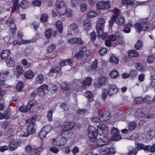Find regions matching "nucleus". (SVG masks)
I'll return each instance as SVG.
<instances>
[{"mask_svg":"<svg viewBox=\"0 0 155 155\" xmlns=\"http://www.w3.org/2000/svg\"><path fill=\"white\" fill-rule=\"evenodd\" d=\"M88 135L90 141L92 142H94L97 139L98 131L94 126H89L88 129Z\"/></svg>","mask_w":155,"mask_h":155,"instance_id":"nucleus-1","label":"nucleus"},{"mask_svg":"<svg viewBox=\"0 0 155 155\" xmlns=\"http://www.w3.org/2000/svg\"><path fill=\"white\" fill-rule=\"evenodd\" d=\"M14 136L11 135L8 137V139L11 141L8 146L10 150L13 151L16 150L21 143V140L19 139H13Z\"/></svg>","mask_w":155,"mask_h":155,"instance_id":"nucleus-2","label":"nucleus"},{"mask_svg":"<svg viewBox=\"0 0 155 155\" xmlns=\"http://www.w3.org/2000/svg\"><path fill=\"white\" fill-rule=\"evenodd\" d=\"M87 48L85 46H81L79 48V51L75 54V57L78 58H81L83 60H86L88 56Z\"/></svg>","mask_w":155,"mask_h":155,"instance_id":"nucleus-3","label":"nucleus"},{"mask_svg":"<svg viewBox=\"0 0 155 155\" xmlns=\"http://www.w3.org/2000/svg\"><path fill=\"white\" fill-rule=\"evenodd\" d=\"M73 122H65L64 123L60 126L61 132V135L63 134L64 132L70 131L72 130L74 126Z\"/></svg>","mask_w":155,"mask_h":155,"instance_id":"nucleus-4","label":"nucleus"},{"mask_svg":"<svg viewBox=\"0 0 155 155\" xmlns=\"http://www.w3.org/2000/svg\"><path fill=\"white\" fill-rule=\"evenodd\" d=\"M56 8L57 12L61 15H63L67 12L66 6L64 2L63 1L59 2L57 0Z\"/></svg>","mask_w":155,"mask_h":155,"instance_id":"nucleus-5","label":"nucleus"},{"mask_svg":"<svg viewBox=\"0 0 155 155\" xmlns=\"http://www.w3.org/2000/svg\"><path fill=\"white\" fill-rule=\"evenodd\" d=\"M99 153L101 155H113L115 153V151L112 148L103 147L99 149Z\"/></svg>","mask_w":155,"mask_h":155,"instance_id":"nucleus-6","label":"nucleus"},{"mask_svg":"<svg viewBox=\"0 0 155 155\" xmlns=\"http://www.w3.org/2000/svg\"><path fill=\"white\" fill-rule=\"evenodd\" d=\"M114 21L117 24L121 25L123 24L125 21V18L121 15H117V16H113L112 18L109 21L110 23L113 24Z\"/></svg>","mask_w":155,"mask_h":155,"instance_id":"nucleus-7","label":"nucleus"},{"mask_svg":"<svg viewBox=\"0 0 155 155\" xmlns=\"http://www.w3.org/2000/svg\"><path fill=\"white\" fill-rule=\"evenodd\" d=\"M97 8L98 9H105L110 8V3L108 1H101L98 2L96 5Z\"/></svg>","mask_w":155,"mask_h":155,"instance_id":"nucleus-8","label":"nucleus"},{"mask_svg":"<svg viewBox=\"0 0 155 155\" xmlns=\"http://www.w3.org/2000/svg\"><path fill=\"white\" fill-rule=\"evenodd\" d=\"M108 94L110 96L117 94L118 91V88L116 85L113 84H110L108 87Z\"/></svg>","mask_w":155,"mask_h":155,"instance_id":"nucleus-9","label":"nucleus"},{"mask_svg":"<svg viewBox=\"0 0 155 155\" xmlns=\"http://www.w3.org/2000/svg\"><path fill=\"white\" fill-rule=\"evenodd\" d=\"M66 139L62 136L59 137L54 139L53 141V144L55 146H63L66 143Z\"/></svg>","mask_w":155,"mask_h":155,"instance_id":"nucleus-10","label":"nucleus"},{"mask_svg":"<svg viewBox=\"0 0 155 155\" xmlns=\"http://www.w3.org/2000/svg\"><path fill=\"white\" fill-rule=\"evenodd\" d=\"M111 132L113 136L112 139L114 140L118 141L121 138V136L119 135V131L116 128H113Z\"/></svg>","mask_w":155,"mask_h":155,"instance_id":"nucleus-11","label":"nucleus"},{"mask_svg":"<svg viewBox=\"0 0 155 155\" xmlns=\"http://www.w3.org/2000/svg\"><path fill=\"white\" fill-rule=\"evenodd\" d=\"M124 42V38L123 36L121 35H118L116 38V41L113 42L112 45L115 47L118 45H123Z\"/></svg>","mask_w":155,"mask_h":155,"instance_id":"nucleus-12","label":"nucleus"},{"mask_svg":"<svg viewBox=\"0 0 155 155\" xmlns=\"http://www.w3.org/2000/svg\"><path fill=\"white\" fill-rule=\"evenodd\" d=\"M110 117V114L108 111H104L100 116L101 121L109 120Z\"/></svg>","mask_w":155,"mask_h":155,"instance_id":"nucleus-13","label":"nucleus"},{"mask_svg":"<svg viewBox=\"0 0 155 155\" xmlns=\"http://www.w3.org/2000/svg\"><path fill=\"white\" fill-rule=\"evenodd\" d=\"M37 103L34 100L30 101L28 102V104L27 105V108L28 109V111L30 112H32L34 111V107L37 105Z\"/></svg>","mask_w":155,"mask_h":155,"instance_id":"nucleus-14","label":"nucleus"},{"mask_svg":"<svg viewBox=\"0 0 155 155\" xmlns=\"http://www.w3.org/2000/svg\"><path fill=\"white\" fill-rule=\"evenodd\" d=\"M37 126L35 123L29 124L27 126V130L31 134H34L36 130Z\"/></svg>","mask_w":155,"mask_h":155,"instance_id":"nucleus-15","label":"nucleus"},{"mask_svg":"<svg viewBox=\"0 0 155 155\" xmlns=\"http://www.w3.org/2000/svg\"><path fill=\"white\" fill-rule=\"evenodd\" d=\"M148 20L147 18H144L141 20V24L142 25V30L143 31H146L148 29Z\"/></svg>","mask_w":155,"mask_h":155,"instance_id":"nucleus-16","label":"nucleus"},{"mask_svg":"<svg viewBox=\"0 0 155 155\" xmlns=\"http://www.w3.org/2000/svg\"><path fill=\"white\" fill-rule=\"evenodd\" d=\"M146 114L143 112V108H139L136 111L134 115L136 117L140 118L143 117Z\"/></svg>","mask_w":155,"mask_h":155,"instance_id":"nucleus-17","label":"nucleus"},{"mask_svg":"<svg viewBox=\"0 0 155 155\" xmlns=\"http://www.w3.org/2000/svg\"><path fill=\"white\" fill-rule=\"evenodd\" d=\"M105 23V20L103 18H101L97 21L96 24V28H104Z\"/></svg>","mask_w":155,"mask_h":155,"instance_id":"nucleus-18","label":"nucleus"},{"mask_svg":"<svg viewBox=\"0 0 155 155\" xmlns=\"http://www.w3.org/2000/svg\"><path fill=\"white\" fill-rule=\"evenodd\" d=\"M84 25L83 27L85 31L88 32L91 29V23L89 22V21L88 20H85L84 21Z\"/></svg>","mask_w":155,"mask_h":155,"instance_id":"nucleus-19","label":"nucleus"},{"mask_svg":"<svg viewBox=\"0 0 155 155\" xmlns=\"http://www.w3.org/2000/svg\"><path fill=\"white\" fill-rule=\"evenodd\" d=\"M97 60H95L90 66L87 68L88 71L90 72L94 70H96L97 68Z\"/></svg>","mask_w":155,"mask_h":155,"instance_id":"nucleus-20","label":"nucleus"},{"mask_svg":"<svg viewBox=\"0 0 155 155\" xmlns=\"http://www.w3.org/2000/svg\"><path fill=\"white\" fill-rule=\"evenodd\" d=\"M84 96L87 98L88 101L91 102L93 101L94 98L92 92L90 91H86L84 93Z\"/></svg>","mask_w":155,"mask_h":155,"instance_id":"nucleus-21","label":"nucleus"},{"mask_svg":"<svg viewBox=\"0 0 155 155\" xmlns=\"http://www.w3.org/2000/svg\"><path fill=\"white\" fill-rule=\"evenodd\" d=\"M61 70V67H59V66L53 67L50 71L49 72L48 74L49 76H52L53 75L54 73L58 72Z\"/></svg>","mask_w":155,"mask_h":155,"instance_id":"nucleus-22","label":"nucleus"},{"mask_svg":"<svg viewBox=\"0 0 155 155\" xmlns=\"http://www.w3.org/2000/svg\"><path fill=\"white\" fill-rule=\"evenodd\" d=\"M44 81L43 76L41 74L38 75L35 78V82L36 84H41Z\"/></svg>","mask_w":155,"mask_h":155,"instance_id":"nucleus-23","label":"nucleus"},{"mask_svg":"<svg viewBox=\"0 0 155 155\" xmlns=\"http://www.w3.org/2000/svg\"><path fill=\"white\" fill-rule=\"evenodd\" d=\"M136 148L137 151L139 150H143L145 151H147L148 149L147 145H145L142 143H137L136 144Z\"/></svg>","mask_w":155,"mask_h":155,"instance_id":"nucleus-24","label":"nucleus"},{"mask_svg":"<svg viewBox=\"0 0 155 155\" xmlns=\"http://www.w3.org/2000/svg\"><path fill=\"white\" fill-rule=\"evenodd\" d=\"M36 41L37 45L40 47H43L45 44L44 39L42 38H38L36 40Z\"/></svg>","mask_w":155,"mask_h":155,"instance_id":"nucleus-25","label":"nucleus"},{"mask_svg":"<svg viewBox=\"0 0 155 155\" xmlns=\"http://www.w3.org/2000/svg\"><path fill=\"white\" fill-rule=\"evenodd\" d=\"M48 86L46 84H43L40 86L38 87L37 90L38 92H42L48 90Z\"/></svg>","mask_w":155,"mask_h":155,"instance_id":"nucleus-26","label":"nucleus"},{"mask_svg":"<svg viewBox=\"0 0 155 155\" xmlns=\"http://www.w3.org/2000/svg\"><path fill=\"white\" fill-rule=\"evenodd\" d=\"M10 53L8 50H4L2 51L1 54L2 59H4L7 58L10 54Z\"/></svg>","mask_w":155,"mask_h":155,"instance_id":"nucleus-27","label":"nucleus"},{"mask_svg":"<svg viewBox=\"0 0 155 155\" xmlns=\"http://www.w3.org/2000/svg\"><path fill=\"white\" fill-rule=\"evenodd\" d=\"M34 76V74L31 70L28 71L24 74L25 77L28 79H31Z\"/></svg>","mask_w":155,"mask_h":155,"instance_id":"nucleus-28","label":"nucleus"},{"mask_svg":"<svg viewBox=\"0 0 155 155\" xmlns=\"http://www.w3.org/2000/svg\"><path fill=\"white\" fill-rule=\"evenodd\" d=\"M29 5V2L27 0H22L20 4V6L23 9L26 8Z\"/></svg>","mask_w":155,"mask_h":155,"instance_id":"nucleus-29","label":"nucleus"},{"mask_svg":"<svg viewBox=\"0 0 155 155\" xmlns=\"http://www.w3.org/2000/svg\"><path fill=\"white\" fill-rule=\"evenodd\" d=\"M56 26L57 29L60 33H61L63 31L62 24L61 21L58 20L56 23Z\"/></svg>","mask_w":155,"mask_h":155,"instance_id":"nucleus-30","label":"nucleus"},{"mask_svg":"<svg viewBox=\"0 0 155 155\" xmlns=\"http://www.w3.org/2000/svg\"><path fill=\"white\" fill-rule=\"evenodd\" d=\"M108 142H106L101 138H99L97 141V145L98 147L101 146L108 144Z\"/></svg>","mask_w":155,"mask_h":155,"instance_id":"nucleus-31","label":"nucleus"},{"mask_svg":"<svg viewBox=\"0 0 155 155\" xmlns=\"http://www.w3.org/2000/svg\"><path fill=\"white\" fill-rule=\"evenodd\" d=\"M6 62L7 65L8 67H13L15 65V62L11 58L7 59Z\"/></svg>","mask_w":155,"mask_h":155,"instance_id":"nucleus-32","label":"nucleus"},{"mask_svg":"<svg viewBox=\"0 0 155 155\" xmlns=\"http://www.w3.org/2000/svg\"><path fill=\"white\" fill-rule=\"evenodd\" d=\"M10 114V112L7 111V110L5 111L4 114L0 113V120L2 119L5 118L8 119L9 117Z\"/></svg>","mask_w":155,"mask_h":155,"instance_id":"nucleus-33","label":"nucleus"},{"mask_svg":"<svg viewBox=\"0 0 155 155\" xmlns=\"http://www.w3.org/2000/svg\"><path fill=\"white\" fill-rule=\"evenodd\" d=\"M128 55L131 57H136L139 55L138 52L135 50H130L128 52Z\"/></svg>","mask_w":155,"mask_h":155,"instance_id":"nucleus-34","label":"nucleus"},{"mask_svg":"<svg viewBox=\"0 0 155 155\" xmlns=\"http://www.w3.org/2000/svg\"><path fill=\"white\" fill-rule=\"evenodd\" d=\"M143 47L142 42L140 40H138L135 45V48L137 50L141 49Z\"/></svg>","mask_w":155,"mask_h":155,"instance_id":"nucleus-35","label":"nucleus"},{"mask_svg":"<svg viewBox=\"0 0 155 155\" xmlns=\"http://www.w3.org/2000/svg\"><path fill=\"white\" fill-rule=\"evenodd\" d=\"M135 103L137 104H142L144 102V99L140 97H136L134 99Z\"/></svg>","mask_w":155,"mask_h":155,"instance_id":"nucleus-36","label":"nucleus"},{"mask_svg":"<svg viewBox=\"0 0 155 155\" xmlns=\"http://www.w3.org/2000/svg\"><path fill=\"white\" fill-rule=\"evenodd\" d=\"M16 70L17 71V76L19 77L23 72V68L21 66L18 65L16 66Z\"/></svg>","mask_w":155,"mask_h":155,"instance_id":"nucleus-37","label":"nucleus"},{"mask_svg":"<svg viewBox=\"0 0 155 155\" xmlns=\"http://www.w3.org/2000/svg\"><path fill=\"white\" fill-rule=\"evenodd\" d=\"M92 80V79L91 77H87L84 81L83 83L84 85L89 86L91 85Z\"/></svg>","mask_w":155,"mask_h":155,"instance_id":"nucleus-38","label":"nucleus"},{"mask_svg":"<svg viewBox=\"0 0 155 155\" xmlns=\"http://www.w3.org/2000/svg\"><path fill=\"white\" fill-rule=\"evenodd\" d=\"M23 87V83L21 81L18 82L16 84V88L18 91L20 92L22 90Z\"/></svg>","mask_w":155,"mask_h":155,"instance_id":"nucleus-39","label":"nucleus"},{"mask_svg":"<svg viewBox=\"0 0 155 155\" xmlns=\"http://www.w3.org/2000/svg\"><path fill=\"white\" fill-rule=\"evenodd\" d=\"M61 87L62 89L65 91H67L69 89V85H68L67 83L65 82H63L61 83Z\"/></svg>","mask_w":155,"mask_h":155,"instance_id":"nucleus-40","label":"nucleus"},{"mask_svg":"<svg viewBox=\"0 0 155 155\" xmlns=\"http://www.w3.org/2000/svg\"><path fill=\"white\" fill-rule=\"evenodd\" d=\"M135 65L137 70L142 72L144 71V67L140 63H136Z\"/></svg>","mask_w":155,"mask_h":155,"instance_id":"nucleus-41","label":"nucleus"},{"mask_svg":"<svg viewBox=\"0 0 155 155\" xmlns=\"http://www.w3.org/2000/svg\"><path fill=\"white\" fill-rule=\"evenodd\" d=\"M56 45L54 44H52L47 48V51L48 53H51L55 48Z\"/></svg>","mask_w":155,"mask_h":155,"instance_id":"nucleus-42","label":"nucleus"},{"mask_svg":"<svg viewBox=\"0 0 155 155\" xmlns=\"http://www.w3.org/2000/svg\"><path fill=\"white\" fill-rule=\"evenodd\" d=\"M110 61L111 62H114L115 64H117L119 62V60L115 56H112L110 58Z\"/></svg>","mask_w":155,"mask_h":155,"instance_id":"nucleus-43","label":"nucleus"},{"mask_svg":"<svg viewBox=\"0 0 155 155\" xmlns=\"http://www.w3.org/2000/svg\"><path fill=\"white\" fill-rule=\"evenodd\" d=\"M106 79L104 77L101 78L100 80V82L97 83V84L100 86H96L97 87H100L102 85L105 84Z\"/></svg>","mask_w":155,"mask_h":155,"instance_id":"nucleus-44","label":"nucleus"},{"mask_svg":"<svg viewBox=\"0 0 155 155\" xmlns=\"http://www.w3.org/2000/svg\"><path fill=\"white\" fill-rule=\"evenodd\" d=\"M47 134L42 129L38 133V136L42 140L45 137L46 135Z\"/></svg>","mask_w":155,"mask_h":155,"instance_id":"nucleus-45","label":"nucleus"},{"mask_svg":"<svg viewBox=\"0 0 155 155\" xmlns=\"http://www.w3.org/2000/svg\"><path fill=\"white\" fill-rule=\"evenodd\" d=\"M97 37V35L94 31H93L90 34V38L91 41L94 42L95 40Z\"/></svg>","mask_w":155,"mask_h":155,"instance_id":"nucleus-46","label":"nucleus"},{"mask_svg":"<svg viewBox=\"0 0 155 155\" xmlns=\"http://www.w3.org/2000/svg\"><path fill=\"white\" fill-rule=\"evenodd\" d=\"M118 71L116 70L112 71L110 73V76L112 78H116L118 77Z\"/></svg>","mask_w":155,"mask_h":155,"instance_id":"nucleus-47","label":"nucleus"},{"mask_svg":"<svg viewBox=\"0 0 155 155\" xmlns=\"http://www.w3.org/2000/svg\"><path fill=\"white\" fill-rule=\"evenodd\" d=\"M104 28H99V29L96 28L97 32V37L98 38H101L102 35L104 33L103 31Z\"/></svg>","mask_w":155,"mask_h":155,"instance_id":"nucleus-48","label":"nucleus"},{"mask_svg":"<svg viewBox=\"0 0 155 155\" xmlns=\"http://www.w3.org/2000/svg\"><path fill=\"white\" fill-rule=\"evenodd\" d=\"M99 53L101 56L105 54L107 52V50L106 48L102 47L100 48L99 51Z\"/></svg>","mask_w":155,"mask_h":155,"instance_id":"nucleus-49","label":"nucleus"},{"mask_svg":"<svg viewBox=\"0 0 155 155\" xmlns=\"http://www.w3.org/2000/svg\"><path fill=\"white\" fill-rule=\"evenodd\" d=\"M42 129L47 134H48L51 131L52 127L51 126L48 125L45 126Z\"/></svg>","mask_w":155,"mask_h":155,"instance_id":"nucleus-50","label":"nucleus"},{"mask_svg":"<svg viewBox=\"0 0 155 155\" xmlns=\"http://www.w3.org/2000/svg\"><path fill=\"white\" fill-rule=\"evenodd\" d=\"M108 94V91L105 88H104L102 91V98L103 100H105Z\"/></svg>","mask_w":155,"mask_h":155,"instance_id":"nucleus-51","label":"nucleus"},{"mask_svg":"<svg viewBox=\"0 0 155 155\" xmlns=\"http://www.w3.org/2000/svg\"><path fill=\"white\" fill-rule=\"evenodd\" d=\"M9 27L10 28V31L11 32V33L12 34H15L17 30L15 24L11 25H10V26Z\"/></svg>","mask_w":155,"mask_h":155,"instance_id":"nucleus-52","label":"nucleus"},{"mask_svg":"<svg viewBox=\"0 0 155 155\" xmlns=\"http://www.w3.org/2000/svg\"><path fill=\"white\" fill-rule=\"evenodd\" d=\"M14 21L15 20L13 18L11 17H9L6 21V23L7 24H9V26L10 27L11 25L15 24L14 23Z\"/></svg>","mask_w":155,"mask_h":155,"instance_id":"nucleus-53","label":"nucleus"},{"mask_svg":"<svg viewBox=\"0 0 155 155\" xmlns=\"http://www.w3.org/2000/svg\"><path fill=\"white\" fill-rule=\"evenodd\" d=\"M151 81L150 86L151 87H155V76L153 75L152 73H151Z\"/></svg>","mask_w":155,"mask_h":155,"instance_id":"nucleus-54","label":"nucleus"},{"mask_svg":"<svg viewBox=\"0 0 155 155\" xmlns=\"http://www.w3.org/2000/svg\"><path fill=\"white\" fill-rule=\"evenodd\" d=\"M147 151L153 152L155 151V143L153 144L152 146L150 145H147Z\"/></svg>","mask_w":155,"mask_h":155,"instance_id":"nucleus-55","label":"nucleus"},{"mask_svg":"<svg viewBox=\"0 0 155 155\" xmlns=\"http://www.w3.org/2000/svg\"><path fill=\"white\" fill-rule=\"evenodd\" d=\"M53 112V110H49L47 114V117L49 121H51L52 120V116Z\"/></svg>","mask_w":155,"mask_h":155,"instance_id":"nucleus-56","label":"nucleus"},{"mask_svg":"<svg viewBox=\"0 0 155 155\" xmlns=\"http://www.w3.org/2000/svg\"><path fill=\"white\" fill-rule=\"evenodd\" d=\"M141 25V24H140L139 23H137L135 24L134 26L135 29L136 30V31L137 32H140L141 31V30L142 29V26Z\"/></svg>","mask_w":155,"mask_h":155,"instance_id":"nucleus-57","label":"nucleus"},{"mask_svg":"<svg viewBox=\"0 0 155 155\" xmlns=\"http://www.w3.org/2000/svg\"><path fill=\"white\" fill-rule=\"evenodd\" d=\"M60 106L65 111H67L68 109L69 106L67 103L65 102L61 104Z\"/></svg>","mask_w":155,"mask_h":155,"instance_id":"nucleus-58","label":"nucleus"},{"mask_svg":"<svg viewBox=\"0 0 155 155\" xmlns=\"http://www.w3.org/2000/svg\"><path fill=\"white\" fill-rule=\"evenodd\" d=\"M122 3L123 4H127V5H132L134 4V2L129 0H122Z\"/></svg>","mask_w":155,"mask_h":155,"instance_id":"nucleus-59","label":"nucleus"},{"mask_svg":"<svg viewBox=\"0 0 155 155\" xmlns=\"http://www.w3.org/2000/svg\"><path fill=\"white\" fill-rule=\"evenodd\" d=\"M136 126V124L133 122H129L128 125V127L130 130H134Z\"/></svg>","mask_w":155,"mask_h":155,"instance_id":"nucleus-60","label":"nucleus"},{"mask_svg":"<svg viewBox=\"0 0 155 155\" xmlns=\"http://www.w3.org/2000/svg\"><path fill=\"white\" fill-rule=\"evenodd\" d=\"M48 20V16L46 14H42L40 20L41 22H45Z\"/></svg>","mask_w":155,"mask_h":155,"instance_id":"nucleus-61","label":"nucleus"},{"mask_svg":"<svg viewBox=\"0 0 155 155\" xmlns=\"http://www.w3.org/2000/svg\"><path fill=\"white\" fill-rule=\"evenodd\" d=\"M52 33V31L50 29H48L46 30L45 32V36L46 38L49 39L51 37Z\"/></svg>","mask_w":155,"mask_h":155,"instance_id":"nucleus-62","label":"nucleus"},{"mask_svg":"<svg viewBox=\"0 0 155 155\" xmlns=\"http://www.w3.org/2000/svg\"><path fill=\"white\" fill-rule=\"evenodd\" d=\"M36 118L35 117H33L31 118H29L26 121V122L27 123H30V124H33V123H35Z\"/></svg>","mask_w":155,"mask_h":155,"instance_id":"nucleus-63","label":"nucleus"},{"mask_svg":"<svg viewBox=\"0 0 155 155\" xmlns=\"http://www.w3.org/2000/svg\"><path fill=\"white\" fill-rule=\"evenodd\" d=\"M137 151V150L134 148L128 153L127 155H136Z\"/></svg>","mask_w":155,"mask_h":155,"instance_id":"nucleus-64","label":"nucleus"}]
</instances>
